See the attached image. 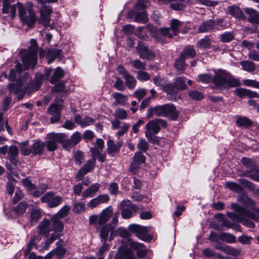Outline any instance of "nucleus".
Wrapping results in <instances>:
<instances>
[{
	"label": "nucleus",
	"mask_w": 259,
	"mask_h": 259,
	"mask_svg": "<svg viewBox=\"0 0 259 259\" xmlns=\"http://www.w3.org/2000/svg\"><path fill=\"white\" fill-rule=\"evenodd\" d=\"M167 117L171 120H176L179 116V112L172 104H166L150 107L147 112V117L152 118L153 115Z\"/></svg>",
	"instance_id": "nucleus-1"
},
{
	"label": "nucleus",
	"mask_w": 259,
	"mask_h": 259,
	"mask_svg": "<svg viewBox=\"0 0 259 259\" xmlns=\"http://www.w3.org/2000/svg\"><path fill=\"white\" fill-rule=\"evenodd\" d=\"M30 46L27 50H22L19 55L26 68H34L37 62L38 46L36 40L31 39Z\"/></svg>",
	"instance_id": "nucleus-2"
},
{
	"label": "nucleus",
	"mask_w": 259,
	"mask_h": 259,
	"mask_svg": "<svg viewBox=\"0 0 259 259\" xmlns=\"http://www.w3.org/2000/svg\"><path fill=\"white\" fill-rule=\"evenodd\" d=\"M17 6L21 22L24 24H26L29 28L33 27L36 21V16L33 9L32 3H27V10L21 3L17 2Z\"/></svg>",
	"instance_id": "nucleus-3"
},
{
	"label": "nucleus",
	"mask_w": 259,
	"mask_h": 259,
	"mask_svg": "<svg viewBox=\"0 0 259 259\" xmlns=\"http://www.w3.org/2000/svg\"><path fill=\"white\" fill-rule=\"evenodd\" d=\"M231 208L239 215L233 212H228L227 216L233 221L242 222V219L249 218L256 222H259V217L256 214L249 209L240 206L238 204L233 203L231 205Z\"/></svg>",
	"instance_id": "nucleus-4"
},
{
	"label": "nucleus",
	"mask_w": 259,
	"mask_h": 259,
	"mask_svg": "<svg viewBox=\"0 0 259 259\" xmlns=\"http://www.w3.org/2000/svg\"><path fill=\"white\" fill-rule=\"evenodd\" d=\"M113 208L109 206L103 209L100 215H92L90 217L89 222L90 224L93 225L97 223L98 225H103L107 222L110 219L113 217L115 213H113Z\"/></svg>",
	"instance_id": "nucleus-5"
},
{
	"label": "nucleus",
	"mask_w": 259,
	"mask_h": 259,
	"mask_svg": "<svg viewBox=\"0 0 259 259\" xmlns=\"http://www.w3.org/2000/svg\"><path fill=\"white\" fill-rule=\"evenodd\" d=\"M119 216V212H116L112 218V221L110 224H107L102 227L100 231V236L101 239V242H106L109 232L111 233L110 236V240H112L113 238L111 237L112 232L114 231L115 228L117 226L118 222V217Z\"/></svg>",
	"instance_id": "nucleus-6"
},
{
	"label": "nucleus",
	"mask_w": 259,
	"mask_h": 259,
	"mask_svg": "<svg viewBox=\"0 0 259 259\" xmlns=\"http://www.w3.org/2000/svg\"><path fill=\"white\" fill-rule=\"evenodd\" d=\"M45 150V143L40 140L37 139L33 141V143L29 147H23L22 154L27 156L32 154L33 155H41Z\"/></svg>",
	"instance_id": "nucleus-7"
},
{
	"label": "nucleus",
	"mask_w": 259,
	"mask_h": 259,
	"mask_svg": "<svg viewBox=\"0 0 259 259\" xmlns=\"http://www.w3.org/2000/svg\"><path fill=\"white\" fill-rule=\"evenodd\" d=\"M40 17L38 19L39 23L46 27L51 29L54 28L53 24H50L51 14L52 13L53 9L51 6L46 5L42 3V6L39 10Z\"/></svg>",
	"instance_id": "nucleus-8"
},
{
	"label": "nucleus",
	"mask_w": 259,
	"mask_h": 259,
	"mask_svg": "<svg viewBox=\"0 0 259 259\" xmlns=\"http://www.w3.org/2000/svg\"><path fill=\"white\" fill-rule=\"evenodd\" d=\"M23 67L19 62H16L15 68H12L9 75V79L11 81H25L27 80L29 75L27 73H23Z\"/></svg>",
	"instance_id": "nucleus-9"
},
{
	"label": "nucleus",
	"mask_w": 259,
	"mask_h": 259,
	"mask_svg": "<svg viewBox=\"0 0 259 259\" xmlns=\"http://www.w3.org/2000/svg\"><path fill=\"white\" fill-rule=\"evenodd\" d=\"M63 198L59 195H56L54 192H48L40 198L42 203H46L49 208H54L59 206L62 202Z\"/></svg>",
	"instance_id": "nucleus-10"
},
{
	"label": "nucleus",
	"mask_w": 259,
	"mask_h": 259,
	"mask_svg": "<svg viewBox=\"0 0 259 259\" xmlns=\"http://www.w3.org/2000/svg\"><path fill=\"white\" fill-rule=\"evenodd\" d=\"M183 23L178 19H174L171 20L169 28H162L160 32L165 36L171 38L174 35H178L180 30L179 27L182 25Z\"/></svg>",
	"instance_id": "nucleus-11"
},
{
	"label": "nucleus",
	"mask_w": 259,
	"mask_h": 259,
	"mask_svg": "<svg viewBox=\"0 0 259 259\" xmlns=\"http://www.w3.org/2000/svg\"><path fill=\"white\" fill-rule=\"evenodd\" d=\"M128 229L132 233H136L139 239L144 241H150L152 237L148 234V229L144 226L137 224H131L128 226Z\"/></svg>",
	"instance_id": "nucleus-12"
},
{
	"label": "nucleus",
	"mask_w": 259,
	"mask_h": 259,
	"mask_svg": "<svg viewBox=\"0 0 259 259\" xmlns=\"http://www.w3.org/2000/svg\"><path fill=\"white\" fill-rule=\"evenodd\" d=\"M64 136L62 134H49L46 137V140L45 142L48 150L50 151H55L57 148V143H60Z\"/></svg>",
	"instance_id": "nucleus-13"
},
{
	"label": "nucleus",
	"mask_w": 259,
	"mask_h": 259,
	"mask_svg": "<svg viewBox=\"0 0 259 259\" xmlns=\"http://www.w3.org/2000/svg\"><path fill=\"white\" fill-rule=\"evenodd\" d=\"M166 126L167 122L166 120L161 118H156L149 121L147 123L145 126V128L147 130L146 132L157 134L160 131L161 127L165 128Z\"/></svg>",
	"instance_id": "nucleus-14"
},
{
	"label": "nucleus",
	"mask_w": 259,
	"mask_h": 259,
	"mask_svg": "<svg viewBox=\"0 0 259 259\" xmlns=\"http://www.w3.org/2000/svg\"><path fill=\"white\" fill-rule=\"evenodd\" d=\"M120 209L122 217L127 219L132 217L133 212H136L138 210V207L133 204L130 200H126L121 202Z\"/></svg>",
	"instance_id": "nucleus-15"
},
{
	"label": "nucleus",
	"mask_w": 259,
	"mask_h": 259,
	"mask_svg": "<svg viewBox=\"0 0 259 259\" xmlns=\"http://www.w3.org/2000/svg\"><path fill=\"white\" fill-rule=\"evenodd\" d=\"M136 49L138 54L143 59L152 60L155 57V53L142 42L138 43Z\"/></svg>",
	"instance_id": "nucleus-16"
},
{
	"label": "nucleus",
	"mask_w": 259,
	"mask_h": 259,
	"mask_svg": "<svg viewBox=\"0 0 259 259\" xmlns=\"http://www.w3.org/2000/svg\"><path fill=\"white\" fill-rule=\"evenodd\" d=\"M61 105L55 103L50 105L47 109V113L52 116L50 118L51 123H55L60 121L61 116Z\"/></svg>",
	"instance_id": "nucleus-17"
},
{
	"label": "nucleus",
	"mask_w": 259,
	"mask_h": 259,
	"mask_svg": "<svg viewBox=\"0 0 259 259\" xmlns=\"http://www.w3.org/2000/svg\"><path fill=\"white\" fill-rule=\"evenodd\" d=\"M96 158H91L88 160L83 166L78 171L75 179L78 180H81L84 177L88 172H90L95 166Z\"/></svg>",
	"instance_id": "nucleus-18"
},
{
	"label": "nucleus",
	"mask_w": 259,
	"mask_h": 259,
	"mask_svg": "<svg viewBox=\"0 0 259 259\" xmlns=\"http://www.w3.org/2000/svg\"><path fill=\"white\" fill-rule=\"evenodd\" d=\"M112 128L117 130L119 128L116 133V137L119 139L122 137L128 130L130 126L128 123L120 121L118 119H114L111 121Z\"/></svg>",
	"instance_id": "nucleus-19"
},
{
	"label": "nucleus",
	"mask_w": 259,
	"mask_h": 259,
	"mask_svg": "<svg viewBox=\"0 0 259 259\" xmlns=\"http://www.w3.org/2000/svg\"><path fill=\"white\" fill-rule=\"evenodd\" d=\"M122 143L119 141L115 142L109 139L107 142L106 152L111 157L115 156L119 152Z\"/></svg>",
	"instance_id": "nucleus-20"
},
{
	"label": "nucleus",
	"mask_w": 259,
	"mask_h": 259,
	"mask_svg": "<svg viewBox=\"0 0 259 259\" xmlns=\"http://www.w3.org/2000/svg\"><path fill=\"white\" fill-rule=\"evenodd\" d=\"M228 72L224 70H217L214 71L212 83L215 85L223 88L225 84L226 78Z\"/></svg>",
	"instance_id": "nucleus-21"
},
{
	"label": "nucleus",
	"mask_w": 259,
	"mask_h": 259,
	"mask_svg": "<svg viewBox=\"0 0 259 259\" xmlns=\"http://www.w3.org/2000/svg\"><path fill=\"white\" fill-rule=\"evenodd\" d=\"M135 258V254L132 250L124 245L120 246L116 254L117 259H133Z\"/></svg>",
	"instance_id": "nucleus-22"
},
{
	"label": "nucleus",
	"mask_w": 259,
	"mask_h": 259,
	"mask_svg": "<svg viewBox=\"0 0 259 259\" xmlns=\"http://www.w3.org/2000/svg\"><path fill=\"white\" fill-rule=\"evenodd\" d=\"M238 201H239L245 207L246 209H250L252 210V212H254L256 208V203L254 200L249 197L247 195L243 194L240 195L238 198Z\"/></svg>",
	"instance_id": "nucleus-23"
},
{
	"label": "nucleus",
	"mask_w": 259,
	"mask_h": 259,
	"mask_svg": "<svg viewBox=\"0 0 259 259\" xmlns=\"http://www.w3.org/2000/svg\"><path fill=\"white\" fill-rule=\"evenodd\" d=\"M109 197L108 194H102L97 197L91 200L88 203L89 207L94 208L102 203H105L109 200Z\"/></svg>",
	"instance_id": "nucleus-24"
},
{
	"label": "nucleus",
	"mask_w": 259,
	"mask_h": 259,
	"mask_svg": "<svg viewBox=\"0 0 259 259\" xmlns=\"http://www.w3.org/2000/svg\"><path fill=\"white\" fill-rule=\"evenodd\" d=\"M131 249L137 251V255L139 257H144L147 253L148 250L143 243L132 242L130 243Z\"/></svg>",
	"instance_id": "nucleus-25"
},
{
	"label": "nucleus",
	"mask_w": 259,
	"mask_h": 259,
	"mask_svg": "<svg viewBox=\"0 0 259 259\" xmlns=\"http://www.w3.org/2000/svg\"><path fill=\"white\" fill-rule=\"evenodd\" d=\"M51 223L48 219L43 220L38 226L39 234L45 237L48 236L51 230Z\"/></svg>",
	"instance_id": "nucleus-26"
},
{
	"label": "nucleus",
	"mask_w": 259,
	"mask_h": 259,
	"mask_svg": "<svg viewBox=\"0 0 259 259\" xmlns=\"http://www.w3.org/2000/svg\"><path fill=\"white\" fill-rule=\"evenodd\" d=\"M234 92L235 94L240 98H244L245 97L250 98L259 97V94L256 92H253L244 88L236 89Z\"/></svg>",
	"instance_id": "nucleus-27"
},
{
	"label": "nucleus",
	"mask_w": 259,
	"mask_h": 259,
	"mask_svg": "<svg viewBox=\"0 0 259 259\" xmlns=\"http://www.w3.org/2000/svg\"><path fill=\"white\" fill-rule=\"evenodd\" d=\"M101 185L99 183H94L90 187L87 188L82 193V197L85 199L89 197H93L95 194L99 191Z\"/></svg>",
	"instance_id": "nucleus-28"
},
{
	"label": "nucleus",
	"mask_w": 259,
	"mask_h": 259,
	"mask_svg": "<svg viewBox=\"0 0 259 259\" xmlns=\"http://www.w3.org/2000/svg\"><path fill=\"white\" fill-rule=\"evenodd\" d=\"M239 80L228 72L227 76L225 80V84L223 88H235L240 85Z\"/></svg>",
	"instance_id": "nucleus-29"
},
{
	"label": "nucleus",
	"mask_w": 259,
	"mask_h": 259,
	"mask_svg": "<svg viewBox=\"0 0 259 259\" xmlns=\"http://www.w3.org/2000/svg\"><path fill=\"white\" fill-rule=\"evenodd\" d=\"M62 57V50L56 48H52L48 50L47 54L48 63H52L56 58H60Z\"/></svg>",
	"instance_id": "nucleus-30"
},
{
	"label": "nucleus",
	"mask_w": 259,
	"mask_h": 259,
	"mask_svg": "<svg viewBox=\"0 0 259 259\" xmlns=\"http://www.w3.org/2000/svg\"><path fill=\"white\" fill-rule=\"evenodd\" d=\"M42 216L40 209L34 208L30 211V223L31 226L36 224Z\"/></svg>",
	"instance_id": "nucleus-31"
},
{
	"label": "nucleus",
	"mask_w": 259,
	"mask_h": 259,
	"mask_svg": "<svg viewBox=\"0 0 259 259\" xmlns=\"http://www.w3.org/2000/svg\"><path fill=\"white\" fill-rule=\"evenodd\" d=\"M244 11L249 16L248 19L249 22L254 23L259 22V13L257 11L251 8H245Z\"/></svg>",
	"instance_id": "nucleus-32"
},
{
	"label": "nucleus",
	"mask_w": 259,
	"mask_h": 259,
	"mask_svg": "<svg viewBox=\"0 0 259 259\" xmlns=\"http://www.w3.org/2000/svg\"><path fill=\"white\" fill-rule=\"evenodd\" d=\"M64 76V70L61 67H58L52 76L50 82L52 84H55L63 78Z\"/></svg>",
	"instance_id": "nucleus-33"
},
{
	"label": "nucleus",
	"mask_w": 259,
	"mask_h": 259,
	"mask_svg": "<svg viewBox=\"0 0 259 259\" xmlns=\"http://www.w3.org/2000/svg\"><path fill=\"white\" fill-rule=\"evenodd\" d=\"M214 26V21L213 20H207L200 25L198 29L199 32H205L211 30Z\"/></svg>",
	"instance_id": "nucleus-34"
},
{
	"label": "nucleus",
	"mask_w": 259,
	"mask_h": 259,
	"mask_svg": "<svg viewBox=\"0 0 259 259\" xmlns=\"http://www.w3.org/2000/svg\"><path fill=\"white\" fill-rule=\"evenodd\" d=\"M42 79L43 76L41 74H37L35 81H30L28 84V87L31 88L32 91L38 90L41 85Z\"/></svg>",
	"instance_id": "nucleus-35"
},
{
	"label": "nucleus",
	"mask_w": 259,
	"mask_h": 259,
	"mask_svg": "<svg viewBox=\"0 0 259 259\" xmlns=\"http://www.w3.org/2000/svg\"><path fill=\"white\" fill-rule=\"evenodd\" d=\"M59 219H57L55 217L52 218L51 220V226H52V229L54 231V233L56 234H62L61 232L63 229V223L59 221Z\"/></svg>",
	"instance_id": "nucleus-36"
},
{
	"label": "nucleus",
	"mask_w": 259,
	"mask_h": 259,
	"mask_svg": "<svg viewBox=\"0 0 259 259\" xmlns=\"http://www.w3.org/2000/svg\"><path fill=\"white\" fill-rule=\"evenodd\" d=\"M236 123L239 127H248L252 125V121L246 117L236 116Z\"/></svg>",
	"instance_id": "nucleus-37"
},
{
	"label": "nucleus",
	"mask_w": 259,
	"mask_h": 259,
	"mask_svg": "<svg viewBox=\"0 0 259 259\" xmlns=\"http://www.w3.org/2000/svg\"><path fill=\"white\" fill-rule=\"evenodd\" d=\"M24 81H17L16 83H11L8 85V89L10 93L19 94L20 91L23 89V82Z\"/></svg>",
	"instance_id": "nucleus-38"
},
{
	"label": "nucleus",
	"mask_w": 259,
	"mask_h": 259,
	"mask_svg": "<svg viewBox=\"0 0 259 259\" xmlns=\"http://www.w3.org/2000/svg\"><path fill=\"white\" fill-rule=\"evenodd\" d=\"M228 11L230 14L237 18L243 17V13L239 7L236 5H233L228 7Z\"/></svg>",
	"instance_id": "nucleus-39"
},
{
	"label": "nucleus",
	"mask_w": 259,
	"mask_h": 259,
	"mask_svg": "<svg viewBox=\"0 0 259 259\" xmlns=\"http://www.w3.org/2000/svg\"><path fill=\"white\" fill-rule=\"evenodd\" d=\"M112 97L115 100L116 104L118 105L124 106L127 101V97L126 95L118 92L113 94Z\"/></svg>",
	"instance_id": "nucleus-40"
},
{
	"label": "nucleus",
	"mask_w": 259,
	"mask_h": 259,
	"mask_svg": "<svg viewBox=\"0 0 259 259\" xmlns=\"http://www.w3.org/2000/svg\"><path fill=\"white\" fill-rule=\"evenodd\" d=\"M218 238L223 241L229 243H234L236 241V237L234 235L225 232H222Z\"/></svg>",
	"instance_id": "nucleus-41"
},
{
	"label": "nucleus",
	"mask_w": 259,
	"mask_h": 259,
	"mask_svg": "<svg viewBox=\"0 0 259 259\" xmlns=\"http://www.w3.org/2000/svg\"><path fill=\"white\" fill-rule=\"evenodd\" d=\"M52 91L53 92L61 94L62 96L65 97L68 94V92L65 87L64 82H60L55 85Z\"/></svg>",
	"instance_id": "nucleus-42"
},
{
	"label": "nucleus",
	"mask_w": 259,
	"mask_h": 259,
	"mask_svg": "<svg viewBox=\"0 0 259 259\" xmlns=\"http://www.w3.org/2000/svg\"><path fill=\"white\" fill-rule=\"evenodd\" d=\"M196 54V53L194 48L192 46H189L183 50L181 55L186 59V58H194Z\"/></svg>",
	"instance_id": "nucleus-43"
},
{
	"label": "nucleus",
	"mask_w": 259,
	"mask_h": 259,
	"mask_svg": "<svg viewBox=\"0 0 259 259\" xmlns=\"http://www.w3.org/2000/svg\"><path fill=\"white\" fill-rule=\"evenodd\" d=\"M91 152L92 153V158H96L97 156L99 161L101 162H103L106 160V155L105 153H102L101 152L97 149L96 148H91L90 150Z\"/></svg>",
	"instance_id": "nucleus-44"
},
{
	"label": "nucleus",
	"mask_w": 259,
	"mask_h": 259,
	"mask_svg": "<svg viewBox=\"0 0 259 259\" xmlns=\"http://www.w3.org/2000/svg\"><path fill=\"white\" fill-rule=\"evenodd\" d=\"M240 64L243 70L252 72L255 70V64L250 61H243L240 62Z\"/></svg>",
	"instance_id": "nucleus-45"
},
{
	"label": "nucleus",
	"mask_w": 259,
	"mask_h": 259,
	"mask_svg": "<svg viewBox=\"0 0 259 259\" xmlns=\"http://www.w3.org/2000/svg\"><path fill=\"white\" fill-rule=\"evenodd\" d=\"M141 12L136 11L137 13L135 17V21L138 23H145L148 21V17L144 10Z\"/></svg>",
	"instance_id": "nucleus-46"
},
{
	"label": "nucleus",
	"mask_w": 259,
	"mask_h": 259,
	"mask_svg": "<svg viewBox=\"0 0 259 259\" xmlns=\"http://www.w3.org/2000/svg\"><path fill=\"white\" fill-rule=\"evenodd\" d=\"M73 158L75 164L78 165H80L84 161V155L80 150H77L74 152Z\"/></svg>",
	"instance_id": "nucleus-47"
},
{
	"label": "nucleus",
	"mask_w": 259,
	"mask_h": 259,
	"mask_svg": "<svg viewBox=\"0 0 259 259\" xmlns=\"http://www.w3.org/2000/svg\"><path fill=\"white\" fill-rule=\"evenodd\" d=\"M211 45V40L207 37L200 39L197 44V47L200 49H206L209 48Z\"/></svg>",
	"instance_id": "nucleus-48"
},
{
	"label": "nucleus",
	"mask_w": 259,
	"mask_h": 259,
	"mask_svg": "<svg viewBox=\"0 0 259 259\" xmlns=\"http://www.w3.org/2000/svg\"><path fill=\"white\" fill-rule=\"evenodd\" d=\"M114 116L116 118V119H125L128 116V113L126 110L119 108L115 111Z\"/></svg>",
	"instance_id": "nucleus-49"
},
{
	"label": "nucleus",
	"mask_w": 259,
	"mask_h": 259,
	"mask_svg": "<svg viewBox=\"0 0 259 259\" xmlns=\"http://www.w3.org/2000/svg\"><path fill=\"white\" fill-rule=\"evenodd\" d=\"M27 207V204L25 202H21L14 208V211L17 215L23 214Z\"/></svg>",
	"instance_id": "nucleus-50"
},
{
	"label": "nucleus",
	"mask_w": 259,
	"mask_h": 259,
	"mask_svg": "<svg viewBox=\"0 0 259 259\" xmlns=\"http://www.w3.org/2000/svg\"><path fill=\"white\" fill-rule=\"evenodd\" d=\"M189 97L192 100H200L204 97L203 94L196 90H191L188 93Z\"/></svg>",
	"instance_id": "nucleus-51"
},
{
	"label": "nucleus",
	"mask_w": 259,
	"mask_h": 259,
	"mask_svg": "<svg viewBox=\"0 0 259 259\" xmlns=\"http://www.w3.org/2000/svg\"><path fill=\"white\" fill-rule=\"evenodd\" d=\"M124 78L128 89H133L135 87L137 81L134 76L129 74L128 75L125 76Z\"/></svg>",
	"instance_id": "nucleus-52"
},
{
	"label": "nucleus",
	"mask_w": 259,
	"mask_h": 259,
	"mask_svg": "<svg viewBox=\"0 0 259 259\" xmlns=\"http://www.w3.org/2000/svg\"><path fill=\"white\" fill-rule=\"evenodd\" d=\"M57 246L56 249L52 250L53 255H56L58 258H61L66 252V249L62 247L59 246V242L56 243Z\"/></svg>",
	"instance_id": "nucleus-53"
},
{
	"label": "nucleus",
	"mask_w": 259,
	"mask_h": 259,
	"mask_svg": "<svg viewBox=\"0 0 259 259\" xmlns=\"http://www.w3.org/2000/svg\"><path fill=\"white\" fill-rule=\"evenodd\" d=\"M185 59L183 56L180 55L179 57L176 60L175 66L179 71H183L185 67Z\"/></svg>",
	"instance_id": "nucleus-54"
},
{
	"label": "nucleus",
	"mask_w": 259,
	"mask_h": 259,
	"mask_svg": "<svg viewBox=\"0 0 259 259\" xmlns=\"http://www.w3.org/2000/svg\"><path fill=\"white\" fill-rule=\"evenodd\" d=\"M137 146L141 152H146L149 148L148 143L144 139H140Z\"/></svg>",
	"instance_id": "nucleus-55"
},
{
	"label": "nucleus",
	"mask_w": 259,
	"mask_h": 259,
	"mask_svg": "<svg viewBox=\"0 0 259 259\" xmlns=\"http://www.w3.org/2000/svg\"><path fill=\"white\" fill-rule=\"evenodd\" d=\"M225 186L230 190L237 193H241L242 191V187L237 183L232 182L226 183Z\"/></svg>",
	"instance_id": "nucleus-56"
},
{
	"label": "nucleus",
	"mask_w": 259,
	"mask_h": 259,
	"mask_svg": "<svg viewBox=\"0 0 259 259\" xmlns=\"http://www.w3.org/2000/svg\"><path fill=\"white\" fill-rule=\"evenodd\" d=\"M234 35L232 32H225L220 35V40L223 42H228L233 39Z\"/></svg>",
	"instance_id": "nucleus-57"
},
{
	"label": "nucleus",
	"mask_w": 259,
	"mask_h": 259,
	"mask_svg": "<svg viewBox=\"0 0 259 259\" xmlns=\"http://www.w3.org/2000/svg\"><path fill=\"white\" fill-rule=\"evenodd\" d=\"M149 6V0H138V2L135 6V11L143 10L144 8Z\"/></svg>",
	"instance_id": "nucleus-58"
},
{
	"label": "nucleus",
	"mask_w": 259,
	"mask_h": 259,
	"mask_svg": "<svg viewBox=\"0 0 259 259\" xmlns=\"http://www.w3.org/2000/svg\"><path fill=\"white\" fill-rule=\"evenodd\" d=\"M72 211L75 213H80L85 211V204L83 202H75L73 206Z\"/></svg>",
	"instance_id": "nucleus-59"
},
{
	"label": "nucleus",
	"mask_w": 259,
	"mask_h": 259,
	"mask_svg": "<svg viewBox=\"0 0 259 259\" xmlns=\"http://www.w3.org/2000/svg\"><path fill=\"white\" fill-rule=\"evenodd\" d=\"M70 207L67 205H64L53 217L57 219H61L64 218L70 210Z\"/></svg>",
	"instance_id": "nucleus-60"
},
{
	"label": "nucleus",
	"mask_w": 259,
	"mask_h": 259,
	"mask_svg": "<svg viewBox=\"0 0 259 259\" xmlns=\"http://www.w3.org/2000/svg\"><path fill=\"white\" fill-rule=\"evenodd\" d=\"M163 90L165 92L170 95H176L178 93V90L176 86L172 84L168 83L163 87Z\"/></svg>",
	"instance_id": "nucleus-61"
},
{
	"label": "nucleus",
	"mask_w": 259,
	"mask_h": 259,
	"mask_svg": "<svg viewBox=\"0 0 259 259\" xmlns=\"http://www.w3.org/2000/svg\"><path fill=\"white\" fill-rule=\"evenodd\" d=\"M199 81L202 83H208L212 82L213 77L210 74H202L198 75Z\"/></svg>",
	"instance_id": "nucleus-62"
},
{
	"label": "nucleus",
	"mask_w": 259,
	"mask_h": 259,
	"mask_svg": "<svg viewBox=\"0 0 259 259\" xmlns=\"http://www.w3.org/2000/svg\"><path fill=\"white\" fill-rule=\"evenodd\" d=\"M149 132H145V136L148 139V141L153 144H158L159 142V138Z\"/></svg>",
	"instance_id": "nucleus-63"
},
{
	"label": "nucleus",
	"mask_w": 259,
	"mask_h": 259,
	"mask_svg": "<svg viewBox=\"0 0 259 259\" xmlns=\"http://www.w3.org/2000/svg\"><path fill=\"white\" fill-rule=\"evenodd\" d=\"M133 159L141 164L145 162L146 157L141 151H138L135 153Z\"/></svg>",
	"instance_id": "nucleus-64"
}]
</instances>
